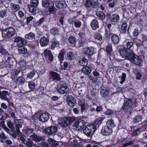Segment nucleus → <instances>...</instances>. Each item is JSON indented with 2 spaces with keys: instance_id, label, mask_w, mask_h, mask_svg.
<instances>
[{
  "instance_id": "1",
  "label": "nucleus",
  "mask_w": 147,
  "mask_h": 147,
  "mask_svg": "<svg viewBox=\"0 0 147 147\" xmlns=\"http://www.w3.org/2000/svg\"><path fill=\"white\" fill-rule=\"evenodd\" d=\"M103 119V118H99L91 124L87 125L83 130L84 134L88 137H91L98 127L101 123Z\"/></svg>"
},
{
  "instance_id": "2",
  "label": "nucleus",
  "mask_w": 147,
  "mask_h": 147,
  "mask_svg": "<svg viewBox=\"0 0 147 147\" xmlns=\"http://www.w3.org/2000/svg\"><path fill=\"white\" fill-rule=\"evenodd\" d=\"M115 126V124L113 120L111 119L109 120L107 122L105 125L103 126L101 131L102 135L109 136L113 132V128Z\"/></svg>"
},
{
  "instance_id": "3",
  "label": "nucleus",
  "mask_w": 147,
  "mask_h": 147,
  "mask_svg": "<svg viewBox=\"0 0 147 147\" xmlns=\"http://www.w3.org/2000/svg\"><path fill=\"white\" fill-rule=\"evenodd\" d=\"M133 105V100L130 98L125 101L121 107V110L125 113L128 116H129L135 111L134 107L132 106Z\"/></svg>"
},
{
  "instance_id": "4",
  "label": "nucleus",
  "mask_w": 147,
  "mask_h": 147,
  "mask_svg": "<svg viewBox=\"0 0 147 147\" xmlns=\"http://www.w3.org/2000/svg\"><path fill=\"white\" fill-rule=\"evenodd\" d=\"M2 38L5 39H10L16 34L15 28L12 27H8L1 30Z\"/></svg>"
},
{
  "instance_id": "5",
  "label": "nucleus",
  "mask_w": 147,
  "mask_h": 147,
  "mask_svg": "<svg viewBox=\"0 0 147 147\" xmlns=\"http://www.w3.org/2000/svg\"><path fill=\"white\" fill-rule=\"evenodd\" d=\"M76 120V117L67 116L60 118L58 119V122L59 124L62 127H65L72 124Z\"/></svg>"
},
{
  "instance_id": "6",
  "label": "nucleus",
  "mask_w": 147,
  "mask_h": 147,
  "mask_svg": "<svg viewBox=\"0 0 147 147\" xmlns=\"http://www.w3.org/2000/svg\"><path fill=\"white\" fill-rule=\"evenodd\" d=\"M41 5L44 9L48 10L50 14H54L57 10L54 4L50 3L49 0H42Z\"/></svg>"
},
{
  "instance_id": "7",
  "label": "nucleus",
  "mask_w": 147,
  "mask_h": 147,
  "mask_svg": "<svg viewBox=\"0 0 147 147\" xmlns=\"http://www.w3.org/2000/svg\"><path fill=\"white\" fill-rule=\"evenodd\" d=\"M28 46L30 50L32 52L33 55H37L38 47L39 44L38 40H34L32 41L29 42L28 43Z\"/></svg>"
},
{
  "instance_id": "8",
  "label": "nucleus",
  "mask_w": 147,
  "mask_h": 147,
  "mask_svg": "<svg viewBox=\"0 0 147 147\" xmlns=\"http://www.w3.org/2000/svg\"><path fill=\"white\" fill-rule=\"evenodd\" d=\"M38 0H31L30 4L28 5V8L30 12L32 13H35L38 8Z\"/></svg>"
},
{
  "instance_id": "9",
  "label": "nucleus",
  "mask_w": 147,
  "mask_h": 147,
  "mask_svg": "<svg viewBox=\"0 0 147 147\" xmlns=\"http://www.w3.org/2000/svg\"><path fill=\"white\" fill-rule=\"evenodd\" d=\"M117 48L120 56L125 58L130 51L123 45L119 46Z\"/></svg>"
},
{
  "instance_id": "10",
  "label": "nucleus",
  "mask_w": 147,
  "mask_h": 147,
  "mask_svg": "<svg viewBox=\"0 0 147 147\" xmlns=\"http://www.w3.org/2000/svg\"><path fill=\"white\" fill-rule=\"evenodd\" d=\"M8 54L5 57L6 62L7 63L9 68H12L14 65L17 63L16 60L13 56Z\"/></svg>"
},
{
  "instance_id": "11",
  "label": "nucleus",
  "mask_w": 147,
  "mask_h": 147,
  "mask_svg": "<svg viewBox=\"0 0 147 147\" xmlns=\"http://www.w3.org/2000/svg\"><path fill=\"white\" fill-rule=\"evenodd\" d=\"M85 120L82 118H78L76 121L74 123V126L76 128L80 127L79 129H83L86 124Z\"/></svg>"
},
{
  "instance_id": "12",
  "label": "nucleus",
  "mask_w": 147,
  "mask_h": 147,
  "mask_svg": "<svg viewBox=\"0 0 147 147\" xmlns=\"http://www.w3.org/2000/svg\"><path fill=\"white\" fill-rule=\"evenodd\" d=\"M57 129V126H51L44 129L43 131L45 135L51 136L56 132Z\"/></svg>"
},
{
  "instance_id": "13",
  "label": "nucleus",
  "mask_w": 147,
  "mask_h": 147,
  "mask_svg": "<svg viewBox=\"0 0 147 147\" xmlns=\"http://www.w3.org/2000/svg\"><path fill=\"white\" fill-rule=\"evenodd\" d=\"M42 54L44 55L45 58L48 59L50 61L52 62L53 61L54 56L50 50L45 49Z\"/></svg>"
},
{
  "instance_id": "14",
  "label": "nucleus",
  "mask_w": 147,
  "mask_h": 147,
  "mask_svg": "<svg viewBox=\"0 0 147 147\" xmlns=\"http://www.w3.org/2000/svg\"><path fill=\"white\" fill-rule=\"evenodd\" d=\"M14 42V43H16L18 47L24 46L27 44L26 40L24 38L20 36L16 37Z\"/></svg>"
},
{
  "instance_id": "15",
  "label": "nucleus",
  "mask_w": 147,
  "mask_h": 147,
  "mask_svg": "<svg viewBox=\"0 0 147 147\" xmlns=\"http://www.w3.org/2000/svg\"><path fill=\"white\" fill-rule=\"evenodd\" d=\"M107 16L111 22L114 24L117 23L119 20V15L116 14L111 15V14L108 13L107 14Z\"/></svg>"
},
{
  "instance_id": "16",
  "label": "nucleus",
  "mask_w": 147,
  "mask_h": 147,
  "mask_svg": "<svg viewBox=\"0 0 147 147\" xmlns=\"http://www.w3.org/2000/svg\"><path fill=\"white\" fill-rule=\"evenodd\" d=\"M66 100L68 105L72 108L76 105V100L72 96L68 95L66 98Z\"/></svg>"
},
{
  "instance_id": "17",
  "label": "nucleus",
  "mask_w": 147,
  "mask_h": 147,
  "mask_svg": "<svg viewBox=\"0 0 147 147\" xmlns=\"http://www.w3.org/2000/svg\"><path fill=\"white\" fill-rule=\"evenodd\" d=\"M68 88V87L66 84L64 83L63 84H60L58 85L57 88V90L58 93L61 94H63L66 93L67 92L66 90Z\"/></svg>"
},
{
  "instance_id": "18",
  "label": "nucleus",
  "mask_w": 147,
  "mask_h": 147,
  "mask_svg": "<svg viewBox=\"0 0 147 147\" xmlns=\"http://www.w3.org/2000/svg\"><path fill=\"white\" fill-rule=\"evenodd\" d=\"M51 78L53 81H59L61 80V76L58 73L53 71L49 72Z\"/></svg>"
},
{
  "instance_id": "19",
  "label": "nucleus",
  "mask_w": 147,
  "mask_h": 147,
  "mask_svg": "<svg viewBox=\"0 0 147 147\" xmlns=\"http://www.w3.org/2000/svg\"><path fill=\"white\" fill-rule=\"evenodd\" d=\"M129 26L127 29V24L125 22H122L120 28L119 30L121 34H126L127 31L129 32Z\"/></svg>"
},
{
  "instance_id": "20",
  "label": "nucleus",
  "mask_w": 147,
  "mask_h": 147,
  "mask_svg": "<svg viewBox=\"0 0 147 147\" xmlns=\"http://www.w3.org/2000/svg\"><path fill=\"white\" fill-rule=\"evenodd\" d=\"M50 48L52 50H53L56 47L59 45L60 42L55 37L53 38L50 41Z\"/></svg>"
},
{
  "instance_id": "21",
  "label": "nucleus",
  "mask_w": 147,
  "mask_h": 147,
  "mask_svg": "<svg viewBox=\"0 0 147 147\" xmlns=\"http://www.w3.org/2000/svg\"><path fill=\"white\" fill-rule=\"evenodd\" d=\"M77 61L78 62L79 65L83 66L87 65L88 64V60L83 55H81L78 57Z\"/></svg>"
},
{
  "instance_id": "22",
  "label": "nucleus",
  "mask_w": 147,
  "mask_h": 147,
  "mask_svg": "<svg viewBox=\"0 0 147 147\" xmlns=\"http://www.w3.org/2000/svg\"><path fill=\"white\" fill-rule=\"evenodd\" d=\"M18 50L19 53L24 54L25 57H26L30 56L32 55L31 52H28L27 49L24 46L19 47Z\"/></svg>"
},
{
  "instance_id": "23",
  "label": "nucleus",
  "mask_w": 147,
  "mask_h": 147,
  "mask_svg": "<svg viewBox=\"0 0 147 147\" xmlns=\"http://www.w3.org/2000/svg\"><path fill=\"white\" fill-rule=\"evenodd\" d=\"M90 25L93 30L96 31L99 28V24L98 20L96 18L92 20L90 22Z\"/></svg>"
},
{
  "instance_id": "24",
  "label": "nucleus",
  "mask_w": 147,
  "mask_h": 147,
  "mask_svg": "<svg viewBox=\"0 0 147 147\" xmlns=\"http://www.w3.org/2000/svg\"><path fill=\"white\" fill-rule=\"evenodd\" d=\"M96 49L93 47H87L86 48L85 53L89 58L95 53Z\"/></svg>"
},
{
  "instance_id": "25",
  "label": "nucleus",
  "mask_w": 147,
  "mask_h": 147,
  "mask_svg": "<svg viewBox=\"0 0 147 147\" xmlns=\"http://www.w3.org/2000/svg\"><path fill=\"white\" fill-rule=\"evenodd\" d=\"M49 36L47 35V37L44 36L42 37L40 40V43L42 47H46L49 43Z\"/></svg>"
},
{
  "instance_id": "26",
  "label": "nucleus",
  "mask_w": 147,
  "mask_h": 147,
  "mask_svg": "<svg viewBox=\"0 0 147 147\" xmlns=\"http://www.w3.org/2000/svg\"><path fill=\"white\" fill-rule=\"evenodd\" d=\"M142 61H143L141 58L139 56L137 55L134 58V59H133L131 62L133 64L140 67L142 65L141 63Z\"/></svg>"
},
{
  "instance_id": "27",
  "label": "nucleus",
  "mask_w": 147,
  "mask_h": 147,
  "mask_svg": "<svg viewBox=\"0 0 147 147\" xmlns=\"http://www.w3.org/2000/svg\"><path fill=\"white\" fill-rule=\"evenodd\" d=\"M111 36V40L112 43L114 45H117L119 42L120 39L118 36L116 34L112 33Z\"/></svg>"
},
{
  "instance_id": "28",
  "label": "nucleus",
  "mask_w": 147,
  "mask_h": 147,
  "mask_svg": "<svg viewBox=\"0 0 147 147\" xmlns=\"http://www.w3.org/2000/svg\"><path fill=\"white\" fill-rule=\"evenodd\" d=\"M50 115L48 113H44L40 115L39 120L43 122L47 121L49 119Z\"/></svg>"
},
{
  "instance_id": "29",
  "label": "nucleus",
  "mask_w": 147,
  "mask_h": 147,
  "mask_svg": "<svg viewBox=\"0 0 147 147\" xmlns=\"http://www.w3.org/2000/svg\"><path fill=\"white\" fill-rule=\"evenodd\" d=\"M7 95H9L8 92L7 91L3 90L2 92H0V98L8 102L10 101L9 99L7 98Z\"/></svg>"
},
{
  "instance_id": "30",
  "label": "nucleus",
  "mask_w": 147,
  "mask_h": 147,
  "mask_svg": "<svg viewBox=\"0 0 147 147\" xmlns=\"http://www.w3.org/2000/svg\"><path fill=\"white\" fill-rule=\"evenodd\" d=\"M113 49L111 44H109L107 46L106 48L105 51L107 56L110 58L112 55Z\"/></svg>"
},
{
  "instance_id": "31",
  "label": "nucleus",
  "mask_w": 147,
  "mask_h": 147,
  "mask_svg": "<svg viewBox=\"0 0 147 147\" xmlns=\"http://www.w3.org/2000/svg\"><path fill=\"white\" fill-rule=\"evenodd\" d=\"M83 67L81 69V73L86 75H89L92 71L91 67L89 66H83Z\"/></svg>"
},
{
  "instance_id": "32",
  "label": "nucleus",
  "mask_w": 147,
  "mask_h": 147,
  "mask_svg": "<svg viewBox=\"0 0 147 147\" xmlns=\"http://www.w3.org/2000/svg\"><path fill=\"white\" fill-rule=\"evenodd\" d=\"M30 138L32 140L36 142H39L42 140L44 139L43 136H39L35 133H33L30 136Z\"/></svg>"
},
{
  "instance_id": "33",
  "label": "nucleus",
  "mask_w": 147,
  "mask_h": 147,
  "mask_svg": "<svg viewBox=\"0 0 147 147\" xmlns=\"http://www.w3.org/2000/svg\"><path fill=\"white\" fill-rule=\"evenodd\" d=\"M136 55L137 54H135L133 51H129L125 58L131 62Z\"/></svg>"
},
{
  "instance_id": "34",
  "label": "nucleus",
  "mask_w": 147,
  "mask_h": 147,
  "mask_svg": "<svg viewBox=\"0 0 147 147\" xmlns=\"http://www.w3.org/2000/svg\"><path fill=\"white\" fill-rule=\"evenodd\" d=\"M66 53V51L64 50H62L60 51V53H59L58 58L60 63H62L64 59V56Z\"/></svg>"
},
{
  "instance_id": "35",
  "label": "nucleus",
  "mask_w": 147,
  "mask_h": 147,
  "mask_svg": "<svg viewBox=\"0 0 147 147\" xmlns=\"http://www.w3.org/2000/svg\"><path fill=\"white\" fill-rule=\"evenodd\" d=\"M0 54L2 55L8 54V52L4 48L2 41L0 40Z\"/></svg>"
},
{
  "instance_id": "36",
  "label": "nucleus",
  "mask_w": 147,
  "mask_h": 147,
  "mask_svg": "<svg viewBox=\"0 0 147 147\" xmlns=\"http://www.w3.org/2000/svg\"><path fill=\"white\" fill-rule=\"evenodd\" d=\"M96 15L101 21H103L105 19V15L101 11H97L96 12Z\"/></svg>"
},
{
  "instance_id": "37",
  "label": "nucleus",
  "mask_w": 147,
  "mask_h": 147,
  "mask_svg": "<svg viewBox=\"0 0 147 147\" xmlns=\"http://www.w3.org/2000/svg\"><path fill=\"white\" fill-rule=\"evenodd\" d=\"M109 93V91L107 88L102 89L101 90L100 94L104 98H107Z\"/></svg>"
},
{
  "instance_id": "38",
  "label": "nucleus",
  "mask_w": 147,
  "mask_h": 147,
  "mask_svg": "<svg viewBox=\"0 0 147 147\" xmlns=\"http://www.w3.org/2000/svg\"><path fill=\"white\" fill-rule=\"evenodd\" d=\"M22 70L19 67H18L17 69H13L11 72V76H12L14 78L17 77Z\"/></svg>"
},
{
  "instance_id": "39",
  "label": "nucleus",
  "mask_w": 147,
  "mask_h": 147,
  "mask_svg": "<svg viewBox=\"0 0 147 147\" xmlns=\"http://www.w3.org/2000/svg\"><path fill=\"white\" fill-rule=\"evenodd\" d=\"M113 33H111L110 31H109L107 29L105 28V34L104 36L105 38L107 40H109L111 39V34Z\"/></svg>"
},
{
  "instance_id": "40",
  "label": "nucleus",
  "mask_w": 147,
  "mask_h": 147,
  "mask_svg": "<svg viewBox=\"0 0 147 147\" xmlns=\"http://www.w3.org/2000/svg\"><path fill=\"white\" fill-rule=\"evenodd\" d=\"M106 1L109 7L111 8L114 7L117 2V0H106Z\"/></svg>"
},
{
  "instance_id": "41",
  "label": "nucleus",
  "mask_w": 147,
  "mask_h": 147,
  "mask_svg": "<svg viewBox=\"0 0 147 147\" xmlns=\"http://www.w3.org/2000/svg\"><path fill=\"white\" fill-rule=\"evenodd\" d=\"M35 34L32 32H30L26 34L25 36V38L26 40H32L35 38Z\"/></svg>"
},
{
  "instance_id": "42",
  "label": "nucleus",
  "mask_w": 147,
  "mask_h": 147,
  "mask_svg": "<svg viewBox=\"0 0 147 147\" xmlns=\"http://www.w3.org/2000/svg\"><path fill=\"white\" fill-rule=\"evenodd\" d=\"M37 84L34 82L32 81H29L28 83V86L32 91L35 90V88Z\"/></svg>"
},
{
  "instance_id": "43",
  "label": "nucleus",
  "mask_w": 147,
  "mask_h": 147,
  "mask_svg": "<svg viewBox=\"0 0 147 147\" xmlns=\"http://www.w3.org/2000/svg\"><path fill=\"white\" fill-rule=\"evenodd\" d=\"M93 0H85L84 5L86 8H90L92 7L93 3Z\"/></svg>"
},
{
  "instance_id": "44",
  "label": "nucleus",
  "mask_w": 147,
  "mask_h": 147,
  "mask_svg": "<svg viewBox=\"0 0 147 147\" xmlns=\"http://www.w3.org/2000/svg\"><path fill=\"white\" fill-rule=\"evenodd\" d=\"M126 48L129 51H133L134 49V43L131 41H128L126 42Z\"/></svg>"
},
{
  "instance_id": "45",
  "label": "nucleus",
  "mask_w": 147,
  "mask_h": 147,
  "mask_svg": "<svg viewBox=\"0 0 147 147\" xmlns=\"http://www.w3.org/2000/svg\"><path fill=\"white\" fill-rule=\"evenodd\" d=\"M11 10L14 12L18 11L20 9V7L18 5L11 3Z\"/></svg>"
},
{
  "instance_id": "46",
  "label": "nucleus",
  "mask_w": 147,
  "mask_h": 147,
  "mask_svg": "<svg viewBox=\"0 0 147 147\" xmlns=\"http://www.w3.org/2000/svg\"><path fill=\"white\" fill-rule=\"evenodd\" d=\"M68 40L70 44H74V45H75L77 41L76 37L72 35L69 37Z\"/></svg>"
},
{
  "instance_id": "47",
  "label": "nucleus",
  "mask_w": 147,
  "mask_h": 147,
  "mask_svg": "<svg viewBox=\"0 0 147 147\" xmlns=\"http://www.w3.org/2000/svg\"><path fill=\"white\" fill-rule=\"evenodd\" d=\"M27 62L24 59L20 60L18 62L19 66L18 67L22 70V68L24 67L26 65Z\"/></svg>"
},
{
  "instance_id": "48",
  "label": "nucleus",
  "mask_w": 147,
  "mask_h": 147,
  "mask_svg": "<svg viewBox=\"0 0 147 147\" xmlns=\"http://www.w3.org/2000/svg\"><path fill=\"white\" fill-rule=\"evenodd\" d=\"M93 38L95 40L100 41L102 40V36L100 34L96 32L94 35Z\"/></svg>"
},
{
  "instance_id": "49",
  "label": "nucleus",
  "mask_w": 147,
  "mask_h": 147,
  "mask_svg": "<svg viewBox=\"0 0 147 147\" xmlns=\"http://www.w3.org/2000/svg\"><path fill=\"white\" fill-rule=\"evenodd\" d=\"M65 2L64 1H60L58 3H55L56 7L58 9H61L65 6Z\"/></svg>"
},
{
  "instance_id": "50",
  "label": "nucleus",
  "mask_w": 147,
  "mask_h": 147,
  "mask_svg": "<svg viewBox=\"0 0 147 147\" xmlns=\"http://www.w3.org/2000/svg\"><path fill=\"white\" fill-rule=\"evenodd\" d=\"M142 116L138 115L135 116L133 119V122L135 123H139L142 121Z\"/></svg>"
},
{
  "instance_id": "51",
  "label": "nucleus",
  "mask_w": 147,
  "mask_h": 147,
  "mask_svg": "<svg viewBox=\"0 0 147 147\" xmlns=\"http://www.w3.org/2000/svg\"><path fill=\"white\" fill-rule=\"evenodd\" d=\"M45 20V18L44 17L41 18L38 21L35 23L34 26L35 27H38L41 26Z\"/></svg>"
},
{
  "instance_id": "52",
  "label": "nucleus",
  "mask_w": 147,
  "mask_h": 147,
  "mask_svg": "<svg viewBox=\"0 0 147 147\" xmlns=\"http://www.w3.org/2000/svg\"><path fill=\"white\" fill-rule=\"evenodd\" d=\"M7 10L6 9L0 11V17L3 18L7 16Z\"/></svg>"
},
{
  "instance_id": "53",
  "label": "nucleus",
  "mask_w": 147,
  "mask_h": 147,
  "mask_svg": "<svg viewBox=\"0 0 147 147\" xmlns=\"http://www.w3.org/2000/svg\"><path fill=\"white\" fill-rule=\"evenodd\" d=\"M16 81L17 83H18L20 85L24 84L25 81V79L24 77L22 76H20L18 77Z\"/></svg>"
},
{
  "instance_id": "54",
  "label": "nucleus",
  "mask_w": 147,
  "mask_h": 147,
  "mask_svg": "<svg viewBox=\"0 0 147 147\" xmlns=\"http://www.w3.org/2000/svg\"><path fill=\"white\" fill-rule=\"evenodd\" d=\"M140 32V31H139L138 28L137 27H136L134 29L132 32L133 36L134 37L136 38L139 35Z\"/></svg>"
},
{
  "instance_id": "55",
  "label": "nucleus",
  "mask_w": 147,
  "mask_h": 147,
  "mask_svg": "<svg viewBox=\"0 0 147 147\" xmlns=\"http://www.w3.org/2000/svg\"><path fill=\"white\" fill-rule=\"evenodd\" d=\"M34 131L33 129L29 128V127H26L25 129H24L23 132L26 133L27 134L29 135L32 133Z\"/></svg>"
},
{
  "instance_id": "56",
  "label": "nucleus",
  "mask_w": 147,
  "mask_h": 147,
  "mask_svg": "<svg viewBox=\"0 0 147 147\" xmlns=\"http://www.w3.org/2000/svg\"><path fill=\"white\" fill-rule=\"evenodd\" d=\"M67 58L69 61H71L74 59V54L72 52L70 51L67 53Z\"/></svg>"
},
{
  "instance_id": "57",
  "label": "nucleus",
  "mask_w": 147,
  "mask_h": 147,
  "mask_svg": "<svg viewBox=\"0 0 147 147\" xmlns=\"http://www.w3.org/2000/svg\"><path fill=\"white\" fill-rule=\"evenodd\" d=\"M77 18L76 16H74L73 18H70L68 19V22L69 24L73 25L74 24Z\"/></svg>"
},
{
  "instance_id": "58",
  "label": "nucleus",
  "mask_w": 147,
  "mask_h": 147,
  "mask_svg": "<svg viewBox=\"0 0 147 147\" xmlns=\"http://www.w3.org/2000/svg\"><path fill=\"white\" fill-rule=\"evenodd\" d=\"M126 77V74L124 73H122V76H119L118 78H121V80L119 82L121 84H122L125 82Z\"/></svg>"
},
{
  "instance_id": "59",
  "label": "nucleus",
  "mask_w": 147,
  "mask_h": 147,
  "mask_svg": "<svg viewBox=\"0 0 147 147\" xmlns=\"http://www.w3.org/2000/svg\"><path fill=\"white\" fill-rule=\"evenodd\" d=\"M74 26L77 28H80L82 25V22L78 19H76L74 24Z\"/></svg>"
},
{
  "instance_id": "60",
  "label": "nucleus",
  "mask_w": 147,
  "mask_h": 147,
  "mask_svg": "<svg viewBox=\"0 0 147 147\" xmlns=\"http://www.w3.org/2000/svg\"><path fill=\"white\" fill-rule=\"evenodd\" d=\"M50 32L51 34L55 36L58 34L59 30L57 28H54L51 29Z\"/></svg>"
},
{
  "instance_id": "61",
  "label": "nucleus",
  "mask_w": 147,
  "mask_h": 147,
  "mask_svg": "<svg viewBox=\"0 0 147 147\" xmlns=\"http://www.w3.org/2000/svg\"><path fill=\"white\" fill-rule=\"evenodd\" d=\"M36 74L35 71L34 70L29 72L27 75V77L30 79L32 78Z\"/></svg>"
},
{
  "instance_id": "62",
  "label": "nucleus",
  "mask_w": 147,
  "mask_h": 147,
  "mask_svg": "<svg viewBox=\"0 0 147 147\" xmlns=\"http://www.w3.org/2000/svg\"><path fill=\"white\" fill-rule=\"evenodd\" d=\"M98 7V3L97 2H94L92 3V10L94 11H96L97 10Z\"/></svg>"
},
{
  "instance_id": "63",
  "label": "nucleus",
  "mask_w": 147,
  "mask_h": 147,
  "mask_svg": "<svg viewBox=\"0 0 147 147\" xmlns=\"http://www.w3.org/2000/svg\"><path fill=\"white\" fill-rule=\"evenodd\" d=\"M81 107V111L82 112H84L86 110V105L84 102H82L79 104Z\"/></svg>"
},
{
  "instance_id": "64",
  "label": "nucleus",
  "mask_w": 147,
  "mask_h": 147,
  "mask_svg": "<svg viewBox=\"0 0 147 147\" xmlns=\"http://www.w3.org/2000/svg\"><path fill=\"white\" fill-rule=\"evenodd\" d=\"M7 67H9V66H8L7 63L6 62V61H2L0 63V69Z\"/></svg>"
}]
</instances>
